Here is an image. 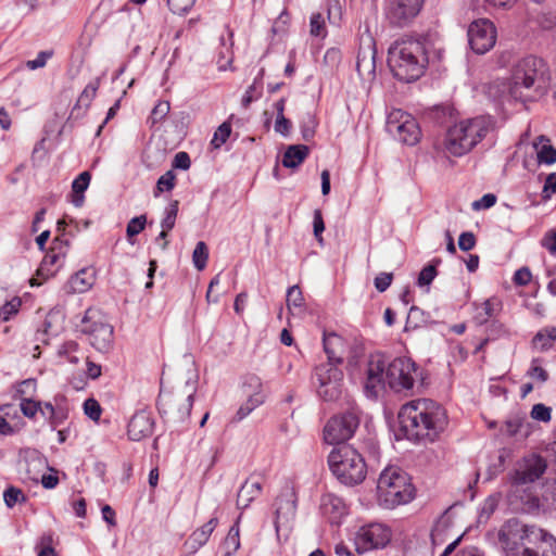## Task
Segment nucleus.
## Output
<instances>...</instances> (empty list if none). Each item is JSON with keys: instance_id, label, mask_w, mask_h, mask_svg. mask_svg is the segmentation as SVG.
<instances>
[{"instance_id": "3", "label": "nucleus", "mask_w": 556, "mask_h": 556, "mask_svg": "<svg viewBox=\"0 0 556 556\" xmlns=\"http://www.w3.org/2000/svg\"><path fill=\"white\" fill-rule=\"evenodd\" d=\"M548 81L546 63L540 58L529 55L516 64L508 91L515 100L534 101L544 94Z\"/></svg>"}, {"instance_id": "12", "label": "nucleus", "mask_w": 556, "mask_h": 556, "mask_svg": "<svg viewBox=\"0 0 556 556\" xmlns=\"http://www.w3.org/2000/svg\"><path fill=\"white\" fill-rule=\"evenodd\" d=\"M386 128L402 143L414 146L419 141L420 128L416 119L402 110H393L389 113Z\"/></svg>"}, {"instance_id": "47", "label": "nucleus", "mask_w": 556, "mask_h": 556, "mask_svg": "<svg viewBox=\"0 0 556 556\" xmlns=\"http://www.w3.org/2000/svg\"><path fill=\"white\" fill-rule=\"evenodd\" d=\"M523 418L519 416L509 417L504 425V432L509 437H515L521 432L523 427Z\"/></svg>"}, {"instance_id": "63", "label": "nucleus", "mask_w": 556, "mask_h": 556, "mask_svg": "<svg viewBox=\"0 0 556 556\" xmlns=\"http://www.w3.org/2000/svg\"><path fill=\"white\" fill-rule=\"evenodd\" d=\"M324 30V20L320 14H314L311 17V34L313 36H320Z\"/></svg>"}, {"instance_id": "46", "label": "nucleus", "mask_w": 556, "mask_h": 556, "mask_svg": "<svg viewBox=\"0 0 556 556\" xmlns=\"http://www.w3.org/2000/svg\"><path fill=\"white\" fill-rule=\"evenodd\" d=\"M303 294L299 286H292L287 291V306L289 309L292 307H301L303 305Z\"/></svg>"}, {"instance_id": "64", "label": "nucleus", "mask_w": 556, "mask_h": 556, "mask_svg": "<svg viewBox=\"0 0 556 556\" xmlns=\"http://www.w3.org/2000/svg\"><path fill=\"white\" fill-rule=\"evenodd\" d=\"M542 245L552 254H556V232L554 230H549L545 233L544 238L542 239Z\"/></svg>"}, {"instance_id": "36", "label": "nucleus", "mask_w": 556, "mask_h": 556, "mask_svg": "<svg viewBox=\"0 0 556 556\" xmlns=\"http://www.w3.org/2000/svg\"><path fill=\"white\" fill-rule=\"evenodd\" d=\"M262 405V397L260 395L249 396L247 402L243 403L235 415L236 421H241L248 417L256 407Z\"/></svg>"}, {"instance_id": "29", "label": "nucleus", "mask_w": 556, "mask_h": 556, "mask_svg": "<svg viewBox=\"0 0 556 556\" xmlns=\"http://www.w3.org/2000/svg\"><path fill=\"white\" fill-rule=\"evenodd\" d=\"M93 282L94 277L92 273L87 269H81L71 278L70 286L74 292L83 293L89 290Z\"/></svg>"}, {"instance_id": "49", "label": "nucleus", "mask_w": 556, "mask_h": 556, "mask_svg": "<svg viewBox=\"0 0 556 556\" xmlns=\"http://www.w3.org/2000/svg\"><path fill=\"white\" fill-rule=\"evenodd\" d=\"M84 412L91 420L97 421L101 417L102 409L99 402L90 397L84 403Z\"/></svg>"}, {"instance_id": "26", "label": "nucleus", "mask_w": 556, "mask_h": 556, "mask_svg": "<svg viewBox=\"0 0 556 556\" xmlns=\"http://www.w3.org/2000/svg\"><path fill=\"white\" fill-rule=\"evenodd\" d=\"M217 525L218 519L213 517L205 525L195 529L189 536V540L186 542L188 548L192 553H195L200 547L206 544Z\"/></svg>"}, {"instance_id": "57", "label": "nucleus", "mask_w": 556, "mask_h": 556, "mask_svg": "<svg viewBox=\"0 0 556 556\" xmlns=\"http://www.w3.org/2000/svg\"><path fill=\"white\" fill-rule=\"evenodd\" d=\"M529 376L541 383H544L548 380V372L543 367L538 365L536 361H533L529 369Z\"/></svg>"}, {"instance_id": "11", "label": "nucleus", "mask_w": 556, "mask_h": 556, "mask_svg": "<svg viewBox=\"0 0 556 556\" xmlns=\"http://www.w3.org/2000/svg\"><path fill=\"white\" fill-rule=\"evenodd\" d=\"M343 371L333 363H324L315 368L318 395L325 401H337L343 391Z\"/></svg>"}, {"instance_id": "48", "label": "nucleus", "mask_w": 556, "mask_h": 556, "mask_svg": "<svg viewBox=\"0 0 556 556\" xmlns=\"http://www.w3.org/2000/svg\"><path fill=\"white\" fill-rule=\"evenodd\" d=\"M195 0H167V5L174 14H186L194 5Z\"/></svg>"}, {"instance_id": "61", "label": "nucleus", "mask_w": 556, "mask_h": 556, "mask_svg": "<svg viewBox=\"0 0 556 556\" xmlns=\"http://www.w3.org/2000/svg\"><path fill=\"white\" fill-rule=\"evenodd\" d=\"M306 119L307 121H304L301 126V131L304 140H309L313 138L315 132V122L311 114H307Z\"/></svg>"}, {"instance_id": "51", "label": "nucleus", "mask_w": 556, "mask_h": 556, "mask_svg": "<svg viewBox=\"0 0 556 556\" xmlns=\"http://www.w3.org/2000/svg\"><path fill=\"white\" fill-rule=\"evenodd\" d=\"M437 276V269L434 265L425 266L419 273L417 285L419 287L429 286Z\"/></svg>"}, {"instance_id": "17", "label": "nucleus", "mask_w": 556, "mask_h": 556, "mask_svg": "<svg viewBox=\"0 0 556 556\" xmlns=\"http://www.w3.org/2000/svg\"><path fill=\"white\" fill-rule=\"evenodd\" d=\"M275 528L279 532L282 526H289L296 511V494L294 488L287 484L281 489L275 502Z\"/></svg>"}, {"instance_id": "37", "label": "nucleus", "mask_w": 556, "mask_h": 556, "mask_svg": "<svg viewBox=\"0 0 556 556\" xmlns=\"http://www.w3.org/2000/svg\"><path fill=\"white\" fill-rule=\"evenodd\" d=\"M21 305L22 301L17 296L11 299L10 301H5L2 305H0V319L2 321H9L18 313Z\"/></svg>"}, {"instance_id": "50", "label": "nucleus", "mask_w": 556, "mask_h": 556, "mask_svg": "<svg viewBox=\"0 0 556 556\" xmlns=\"http://www.w3.org/2000/svg\"><path fill=\"white\" fill-rule=\"evenodd\" d=\"M551 413L552 410L548 406L539 403L533 405L530 415L534 420L548 422L552 418Z\"/></svg>"}, {"instance_id": "27", "label": "nucleus", "mask_w": 556, "mask_h": 556, "mask_svg": "<svg viewBox=\"0 0 556 556\" xmlns=\"http://www.w3.org/2000/svg\"><path fill=\"white\" fill-rule=\"evenodd\" d=\"M321 511L332 522H337L343 515L346 514V507L342 498L334 494H326L321 498Z\"/></svg>"}, {"instance_id": "21", "label": "nucleus", "mask_w": 556, "mask_h": 556, "mask_svg": "<svg viewBox=\"0 0 556 556\" xmlns=\"http://www.w3.org/2000/svg\"><path fill=\"white\" fill-rule=\"evenodd\" d=\"M84 331L89 333L90 343L98 351L105 352L111 348L113 342L112 326L98 323L93 324L90 328H85Z\"/></svg>"}, {"instance_id": "60", "label": "nucleus", "mask_w": 556, "mask_h": 556, "mask_svg": "<svg viewBox=\"0 0 556 556\" xmlns=\"http://www.w3.org/2000/svg\"><path fill=\"white\" fill-rule=\"evenodd\" d=\"M496 202V197L492 193L484 194L481 199L475 201L472 203L473 210H486L492 207Z\"/></svg>"}, {"instance_id": "40", "label": "nucleus", "mask_w": 556, "mask_h": 556, "mask_svg": "<svg viewBox=\"0 0 556 556\" xmlns=\"http://www.w3.org/2000/svg\"><path fill=\"white\" fill-rule=\"evenodd\" d=\"M169 110L170 105L168 101H159L156 105L153 108L148 122L151 124V126L163 122L164 118L169 113Z\"/></svg>"}, {"instance_id": "31", "label": "nucleus", "mask_w": 556, "mask_h": 556, "mask_svg": "<svg viewBox=\"0 0 556 556\" xmlns=\"http://www.w3.org/2000/svg\"><path fill=\"white\" fill-rule=\"evenodd\" d=\"M243 389L249 396L260 395L262 397V404L265 402L266 394L261 378L254 374H249L243 379Z\"/></svg>"}, {"instance_id": "35", "label": "nucleus", "mask_w": 556, "mask_h": 556, "mask_svg": "<svg viewBox=\"0 0 556 556\" xmlns=\"http://www.w3.org/2000/svg\"><path fill=\"white\" fill-rule=\"evenodd\" d=\"M501 494H492L484 500L479 513V521L485 522L491 515L496 510L500 503Z\"/></svg>"}, {"instance_id": "4", "label": "nucleus", "mask_w": 556, "mask_h": 556, "mask_svg": "<svg viewBox=\"0 0 556 556\" xmlns=\"http://www.w3.org/2000/svg\"><path fill=\"white\" fill-rule=\"evenodd\" d=\"M388 64L395 78L410 83L420 78L428 64L425 43L419 39L405 38L395 41L388 53Z\"/></svg>"}, {"instance_id": "32", "label": "nucleus", "mask_w": 556, "mask_h": 556, "mask_svg": "<svg viewBox=\"0 0 556 556\" xmlns=\"http://www.w3.org/2000/svg\"><path fill=\"white\" fill-rule=\"evenodd\" d=\"M553 341H556V327H545L541 329L533 338V345L541 351H547L552 348Z\"/></svg>"}, {"instance_id": "9", "label": "nucleus", "mask_w": 556, "mask_h": 556, "mask_svg": "<svg viewBox=\"0 0 556 556\" xmlns=\"http://www.w3.org/2000/svg\"><path fill=\"white\" fill-rule=\"evenodd\" d=\"M541 535V528L511 518L501 527L498 542L506 556H526L527 546Z\"/></svg>"}, {"instance_id": "58", "label": "nucleus", "mask_w": 556, "mask_h": 556, "mask_svg": "<svg viewBox=\"0 0 556 556\" xmlns=\"http://www.w3.org/2000/svg\"><path fill=\"white\" fill-rule=\"evenodd\" d=\"M532 279V274L528 267H521L514 275V283L517 286H527Z\"/></svg>"}, {"instance_id": "14", "label": "nucleus", "mask_w": 556, "mask_h": 556, "mask_svg": "<svg viewBox=\"0 0 556 556\" xmlns=\"http://www.w3.org/2000/svg\"><path fill=\"white\" fill-rule=\"evenodd\" d=\"M323 343L324 351L328 357L327 363H333L334 365L339 366L343 364L344 356L349 352L348 368L350 369L356 366L357 357L362 352L357 346H349L345 340L334 332L325 333Z\"/></svg>"}, {"instance_id": "10", "label": "nucleus", "mask_w": 556, "mask_h": 556, "mask_svg": "<svg viewBox=\"0 0 556 556\" xmlns=\"http://www.w3.org/2000/svg\"><path fill=\"white\" fill-rule=\"evenodd\" d=\"M195 393V381L188 378L184 391L164 393L157 399V408L161 415L173 422L185 421L191 412Z\"/></svg>"}, {"instance_id": "34", "label": "nucleus", "mask_w": 556, "mask_h": 556, "mask_svg": "<svg viewBox=\"0 0 556 556\" xmlns=\"http://www.w3.org/2000/svg\"><path fill=\"white\" fill-rule=\"evenodd\" d=\"M541 147L535 144L539 163L553 164L556 162V149L548 144V140L540 137Z\"/></svg>"}, {"instance_id": "53", "label": "nucleus", "mask_w": 556, "mask_h": 556, "mask_svg": "<svg viewBox=\"0 0 556 556\" xmlns=\"http://www.w3.org/2000/svg\"><path fill=\"white\" fill-rule=\"evenodd\" d=\"M52 56L51 51H40L36 59L26 62V66L29 70L41 68L47 64V61Z\"/></svg>"}, {"instance_id": "59", "label": "nucleus", "mask_w": 556, "mask_h": 556, "mask_svg": "<svg viewBox=\"0 0 556 556\" xmlns=\"http://www.w3.org/2000/svg\"><path fill=\"white\" fill-rule=\"evenodd\" d=\"M476 245V238L472 232L466 231L458 238V247L463 251H470Z\"/></svg>"}, {"instance_id": "18", "label": "nucleus", "mask_w": 556, "mask_h": 556, "mask_svg": "<svg viewBox=\"0 0 556 556\" xmlns=\"http://www.w3.org/2000/svg\"><path fill=\"white\" fill-rule=\"evenodd\" d=\"M425 0H391L389 17L393 24L406 25L420 12Z\"/></svg>"}, {"instance_id": "8", "label": "nucleus", "mask_w": 556, "mask_h": 556, "mask_svg": "<svg viewBox=\"0 0 556 556\" xmlns=\"http://www.w3.org/2000/svg\"><path fill=\"white\" fill-rule=\"evenodd\" d=\"M328 464L333 475L346 485L361 483L367 473L364 457L351 445H341L331 451Z\"/></svg>"}, {"instance_id": "22", "label": "nucleus", "mask_w": 556, "mask_h": 556, "mask_svg": "<svg viewBox=\"0 0 556 556\" xmlns=\"http://www.w3.org/2000/svg\"><path fill=\"white\" fill-rule=\"evenodd\" d=\"M262 479L256 477L248 478L238 491L237 507L245 509L262 492Z\"/></svg>"}, {"instance_id": "1", "label": "nucleus", "mask_w": 556, "mask_h": 556, "mask_svg": "<svg viewBox=\"0 0 556 556\" xmlns=\"http://www.w3.org/2000/svg\"><path fill=\"white\" fill-rule=\"evenodd\" d=\"M402 430L409 440L435 441L447 426L445 409L429 399L413 400L399 412Z\"/></svg>"}, {"instance_id": "16", "label": "nucleus", "mask_w": 556, "mask_h": 556, "mask_svg": "<svg viewBox=\"0 0 556 556\" xmlns=\"http://www.w3.org/2000/svg\"><path fill=\"white\" fill-rule=\"evenodd\" d=\"M390 541V531L380 523L362 527L355 536L356 551L359 554L383 547Z\"/></svg>"}, {"instance_id": "62", "label": "nucleus", "mask_w": 556, "mask_h": 556, "mask_svg": "<svg viewBox=\"0 0 556 556\" xmlns=\"http://www.w3.org/2000/svg\"><path fill=\"white\" fill-rule=\"evenodd\" d=\"M291 128V123L285 115L277 116L275 122V130L282 136H288Z\"/></svg>"}, {"instance_id": "30", "label": "nucleus", "mask_w": 556, "mask_h": 556, "mask_svg": "<svg viewBox=\"0 0 556 556\" xmlns=\"http://www.w3.org/2000/svg\"><path fill=\"white\" fill-rule=\"evenodd\" d=\"M91 175L89 172L80 173L72 184V190L74 193L73 203L75 206H80L84 202V192L87 190L90 184Z\"/></svg>"}, {"instance_id": "41", "label": "nucleus", "mask_w": 556, "mask_h": 556, "mask_svg": "<svg viewBox=\"0 0 556 556\" xmlns=\"http://www.w3.org/2000/svg\"><path fill=\"white\" fill-rule=\"evenodd\" d=\"M178 214V201H173L165 210V217L161 222V227L165 231H170L176 223Z\"/></svg>"}, {"instance_id": "20", "label": "nucleus", "mask_w": 556, "mask_h": 556, "mask_svg": "<svg viewBox=\"0 0 556 556\" xmlns=\"http://www.w3.org/2000/svg\"><path fill=\"white\" fill-rule=\"evenodd\" d=\"M154 419L150 412L139 410L130 418L128 424V438L132 441H140L152 434Z\"/></svg>"}, {"instance_id": "13", "label": "nucleus", "mask_w": 556, "mask_h": 556, "mask_svg": "<svg viewBox=\"0 0 556 556\" xmlns=\"http://www.w3.org/2000/svg\"><path fill=\"white\" fill-rule=\"evenodd\" d=\"M359 425L354 412L333 416L324 428V440L328 444H340L351 439Z\"/></svg>"}, {"instance_id": "15", "label": "nucleus", "mask_w": 556, "mask_h": 556, "mask_svg": "<svg viewBox=\"0 0 556 556\" xmlns=\"http://www.w3.org/2000/svg\"><path fill=\"white\" fill-rule=\"evenodd\" d=\"M467 35L470 48L477 54L486 53L496 42V28L492 22L485 18L472 22Z\"/></svg>"}, {"instance_id": "28", "label": "nucleus", "mask_w": 556, "mask_h": 556, "mask_svg": "<svg viewBox=\"0 0 556 556\" xmlns=\"http://www.w3.org/2000/svg\"><path fill=\"white\" fill-rule=\"evenodd\" d=\"M307 155L308 148L306 146H290L283 154L282 165L288 168H295L305 160Z\"/></svg>"}, {"instance_id": "44", "label": "nucleus", "mask_w": 556, "mask_h": 556, "mask_svg": "<svg viewBox=\"0 0 556 556\" xmlns=\"http://www.w3.org/2000/svg\"><path fill=\"white\" fill-rule=\"evenodd\" d=\"M3 501L9 508H12L17 503L25 502L26 496L24 495V493L22 492L21 489L15 488V486H9L3 492Z\"/></svg>"}, {"instance_id": "38", "label": "nucleus", "mask_w": 556, "mask_h": 556, "mask_svg": "<svg viewBox=\"0 0 556 556\" xmlns=\"http://www.w3.org/2000/svg\"><path fill=\"white\" fill-rule=\"evenodd\" d=\"M208 258V250L203 241H199L192 253V262L198 270H203Z\"/></svg>"}, {"instance_id": "25", "label": "nucleus", "mask_w": 556, "mask_h": 556, "mask_svg": "<svg viewBox=\"0 0 556 556\" xmlns=\"http://www.w3.org/2000/svg\"><path fill=\"white\" fill-rule=\"evenodd\" d=\"M62 243L63 242L59 238L54 239L52 249L45 255V257L37 270L38 276L48 278L50 276H53L56 273V269H54L53 267L55 265H58L60 260L65 256L64 252H62V251L56 252L58 245H59V249L61 250Z\"/></svg>"}, {"instance_id": "56", "label": "nucleus", "mask_w": 556, "mask_h": 556, "mask_svg": "<svg viewBox=\"0 0 556 556\" xmlns=\"http://www.w3.org/2000/svg\"><path fill=\"white\" fill-rule=\"evenodd\" d=\"M191 161L187 152H178L173 160L172 166L177 169L187 170L190 168Z\"/></svg>"}, {"instance_id": "43", "label": "nucleus", "mask_w": 556, "mask_h": 556, "mask_svg": "<svg viewBox=\"0 0 556 556\" xmlns=\"http://www.w3.org/2000/svg\"><path fill=\"white\" fill-rule=\"evenodd\" d=\"M231 134V125L228 122H224L214 132L211 144L218 149L220 148L229 138Z\"/></svg>"}, {"instance_id": "2", "label": "nucleus", "mask_w": 556, "mask_h": 556, "mask_svg": "<svg viewBox=\"0 0 556 556\" xmlns=\"http://www.w3.org/2000/svg\"><path fill=\"white\" fill-rule=\"evenodd\" d=\"M418 377V367L410 358H394L386 367L381 354H371L367 362L364 389L370 397L377 396L386 384L396 392L410 390Z\"/></svg>"}, {"instance_id": "52", "label": "nucleus", "mask_w": 556, "mask_h": 556, "mask_svg": "<svg viewBox=\"0 0 556 556\" xmlns=\"http://www.w3.org/2000/svg\"><path fill=\"white\" fill-rule=\"evenodd\" d=\"M20 407L24 416L34 418L40 408V403L31 399H22Z\"/></svg>"}, {"instance_id": "7", "label": "nucleus", "mask_w": 556, "mask_h": 556, "mask_svg": "<svg viewBox=\"0 0 556 556\" xmlns=\"http://www.w3.org/2000/svg\"><path fill=\"white\" fill-rule=\"evenodd\" d=\"M546 468V460L538 454H530L516 463L514 470L509 473V480L515 490L508 495L510 504L514 505L515 509L531 510L539 507L538 497L531 494H527V500L521 505L515 504L513 497L516 496L520 485L539 480Z\"/></svg>"}, {"instance_id": "6", "label": "nucleus", "mask_w": 556, "mask_h": 556, "mask_svg": "<svg viewBox=\"0 0 556 556\" xmlns=\"http://www.w3.org/2000/svg\"><path fill=\"white\" fill-rule=\"evenodd\" d=\"M378 501L384 508L406 504L414 498L415 489L406 472L395 466L387 467L377 482Z\"/></svg>"}, {"instance_id": "55", "label": "nucleus", "mask_w": 556, "mask_h": 556, "mask_svg": "<svg viewBox=\"0 0 556 556\" xmlns=\"http://www.w3.org/2000/svg\"><path fill=\"white\" fill-rule=\"evenodd\" d=\"M313 227H314V236H315L316 240L319 243H321L323 242L321 233L325 230V224H324L321 212L319 210H315V212H314Z\"/></svg>"}, {"instance_id": "39", "label": "nucleus", "mask_w": 556, "mask_h": 556, "mask_svg": "<svg viewBox=\"0 0 556 556\" xmlns=\"http://www.w3.org/2000/svg\"><path fill=\"white\" fill-rule=\"evenodd\" d=\"M147 217L146 215H140L131 218L126 227V235L128 241L134 244L132 237L139 235L146 227Z\"/></svg>"}, {"instance_id": "23", "label": "nucleus", "mask_w": 556, "mask_h": 556, "mask_svg": "<svg viewBox=\"0 0 556 556\" xmlns=\"http://www.w3.org/2000/svg\"><path fill=\"white\" fill-rule=\"evenodd\" d=\"M541 538L526 548V556H556V539L541 528Z\"/></svg>"}, {"instance_id": "19", "label": "nucleus", "mask_w": 556, "mask_h": 556, "mask_svg": "<svg viewBox=\"0 0 556 556\" xmlns=\"http://www.w3.org/2000/svg\"><path fill=\"white\" fill-rule=\"evenodd\" d=\"M356 70L363 79L370 80L376 74V46L372 38L368 37L367 41L359 47Z\"/></svg>"}, {"instance_id": "54", "label": "nucleus", "mask_w": 556, "mask_h": 556, "mask_svg": "<svg viewBox=\"0 0 556 556\" xmlns=\"http://www.w3.org/2000/svg\"><path fill=\"white\" fill-rule=\"evenodd\" d=\"M392 273H380L379 275L376 276L374 283L379 292H384L392 283Z\"/></svg>"}, {"instance_id": "45", "label": "nucleus", "mask_w": 556, "mask_h": 556, "mask_svg": "<svg viewBox=\"0 0 556 556\" xmlns=\"http://www.w3.org/2000/svg\"><path fill=\"white\" fill-rule=\"evenodd\" d=\"M175 174L173 170H167L164 175H162L156 182V192L155 197L159 195L160 192L170 191L175 187Z\"/></svg>"}, {"instance_id": "5", "label": "nucleus", "mask_w": 556, "mask_h": 556, "mask_svg": "<svg viewBox=\"0 0 556 556\" xmlns=\"http://www.w3.org/2000/svg\"><path fill=\"white\" fill-rule=\"evenodd\" d=\"M491 128L492 119L488 116L462 121L448 128L444 148L450 154L462 156L480 142Z\"/></svg>"}, {"instance_id": "24", "label": "nucleus", "mask_w": 556, "mask_h": 556, "mask_svg": "<svg viewBox=\"0 0 556 556\" xmlns=\"http://www.w3.org/2000/svg\"><path fill=\"white\" fill-rule=\"evenodd\" d=\"M457 533L453 531V522L446 516H441L431 531V544L434 549L453 540Z\"/></svg>"}, {"instance_id": "42", "label": "nucleus", "mask_w": 556, "mask_h": 556, "mask_svg": "<svg viewBox=\"0 0 556 556\" xmlns=\"http://www.w3.org/2000/svg\"><path fill=\"white\" fill-rule=\"evenodd\" d=\"M99 86H100V79L99 78H96L94 80L90 81L85 87L83 92L80 93V96H79V98L77 100V103L79 105L88 106L91 103L92 99L94 98Z\"/></svg>"}, {"instance_id": "33", "label": "nucleus", "mask_w": 556, "mask_h": 556, "mask_svg": "<svg viewBox=\"0 0 556 556\" xmlns=\"http://www.w3.org/2000/svg\"><path fill=\"white\" fill-rule=\"evenodd\" d=\"M240 519H241V515L238 517L236 523L229 529V532L224 541L226 556L232 555L240 547V539H239V521H240Z\"/></svg>"}]
</instances>
